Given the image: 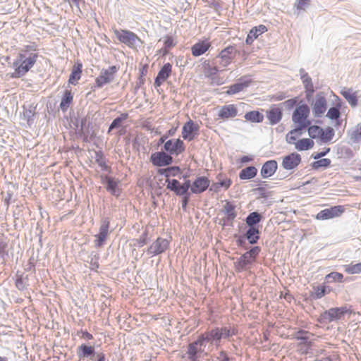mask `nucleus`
Returning <instances> with one entry per match:
<instances>
[{"label": "nucleus", "instance_id": "f257e3e1", "mask_svg": "<svg viewBox=\"0 0 361 361\" xmlns=\"http://www.w3.org/2000/svg\"><path fill=\"white\" fill-rule=\"evenodd\" d=\"M238 329L234 326H214L207 329L200 336L204 343L219 348L223 341H231L232 336L237 335Z\"/></svg>", "mask_w": 361, "mask_h": 361}, {"label": "nucleus", "instance_id": "f03ea898", "mask_svg": "<svg viewBox=\"0 0 361 361\" xmlns=\"http://www.w3.org/2000/svg\"><path fill=\"white\" fill-rule=\"evenodd\" d=\"M38 57V54H31L28 57H25L23 53L18 54L12 65L15 71L11 74V78H20L24 76L34 66Z\"/></svg>", "mask_w": 361, "mask_h": 361}, {"label": "nucleus", "instance_id": "7ed1b4c3", "mask_svg": "<svg viewBox=\"0 0 361 361\" xmlns=\"http://www.w3.org/2000/svg\"><path fill=\"white\" fill-rule=\"evenodd\" d=\"M261 252L259 246H253L249 250L243 253L234 262V267L237 272L247 270L256 261V259Z\"/></svg>", "mask_w": 361, "mask_h": 361}, {"label": "nucleus", "instance_id": "20e7f679", "mask_svg": "<svg viewBox=\"0 0 361 361\" xmlns=\"http://www.w3.org/2000/svg\"><path fill=\"white\" fill-rule=\"evenodd\" d=\"M114 33L118 40L126 45L130 49H136L137 47H140V44H143L144 42L133 32L120 29L114 30Z\"/></svg>", "mask_w": 361, "mask_h": 361}, {"label": "nucleus", "instance_id": "39448f33", "mask_svg": "<svg viewBox=\"0 0 361 361\" xmlns=\"http://www.w3.org/2000/svg\"><path fill=\"white\" fill-rule=\"evenodd\" d=\"M348 313H351V310L347 305L332 307L322 312L318 320L320 323H331L341 319Z\"/></svg>", "mask_w": 361, "mask_h": 361}, {"label": "nucleus", "instance_id": "423d86ee", "mask_svg": "<svg viewBox=\"0 0 361 361\" xmlns=\"http://www.w3.org/2000/svg\"><path fill=\"white\" fill-rule=\"evenodd\" d=\"M166 182L167 183L166 188L174 192L176 195L192 194L191 188L192 183L189 179H185L183 183L175 178L166 179Z\"/></svg>", "mask_w": 361, "mask_h": 361}, {"label": "nucleus", "instance_id": "0eeeda50", "mask_svg": "<svg viewBox=\"0 0 361 361\" xmlns=\"http://www.w3.org/2000/svg\"><path fill=\"white\" fill-rule=\"evenodd\" d=\"M311 105L314 117H322L328 107L326 93L323 91L318 92L315 95L314 100H312Z\"/></svg>", "mask_w": 361, "mask_h": 361}, {"label": "nucleus", "instance_id": "6e6552de", "mask_svg": "<svg viewBox=\"0 0 361 361\" xmlns=\"http://www.w3.org/2000/svg\"><path fill=\"white\" fill-rule=\"evenodd\" d=\"M119 68L116 66H109L107 69H102L100 75L95 79V85L92 87L93 91L95 88H102L104 85L110 83L114 78V75Z\"/></svg>", "mask_w": 361, "mask_h": 361}, {"label": "nucleus", "instance_id": "1a4fd4ad", "mask_svg": "<svg viewBox=\"0 0 361 361\" xmlns=\"http://www.w3.org/2000/svg\"><path fill=\"white\" fill-rule=\"evenodd\" d=\"M149 161L154 166L163 169L173 163V158L163 149L152 153Z\"/></svg>", "mask_w": 361, "mask_h": 361}, {"label": "nucleus", "instance_id": "9d476101", "mask_svg": "<svg viewBox=\"0 0 361 361\" xmlns=\"http://www.w3.org/2000/svg\"><path fill=\"white\" fill-rule=\"evenodd\" d=\"M162 149L171 157L178 156L185 150V145L180 138L170 139L164 143Z\"/></svg>", "mask_w": 361, "mask_h": 361}, {"label": "nucleus", "instance_id": "9b49d317", "mask_svg": "<svg viewBox=\"0 0 361 361\" xmlns=\"http://www.w3.org/2000/svg\"><path fill=\"white\" fill-rule=\"evenodd\" d=\"M109 218H103L102 219L99 233L94 235L95 240H94V243L96 247H102L104 245L109 234Z\"/></svg>", "mask_w": 361, "mask_h": 361}, {"label": "nucleus", "instance_id": "f8f14e48", "mask_svg": "<svg viewBox=\"0 0 361 361\" xmlns=\"http://www.w3.org/2000/svg\"><path fill=\"white\" fill-rule=\"evenodd\" d=\"M101 182L102 184L105 185L106 190L111 195L116 197H118L121 195V190L118 187L121 181L118 179H116L106 175H102Z\"/></svg>", "mask_w": 361, "mask_h": 361}, {"label": "nucleus", "instance_id": "ddd939ff", "mask_svg": "<svg viewBox=\"0 0 361 361\" xmlns=\"http://www.w3.org/2000/svg\"><path fill=\"white\" fill-rule=\"evenodd\" d=\"M169 244L167 239L159 237L147 248V252L152 256L161 255L169 247Z\"/></svg>", "mask_w": 361, "mask_h": 361}, {"label": "nucleus", "instance_id": "4468645a", "mask_svg": "<svg viewBox=\"0 0 361 361\" xmlns=\"http://www.w3.org/2000/svg\"><path fill=\"white\" fill-rule=\"evenodd\" d=\"M205 343L202 341L201 336L200 335L197 339L188 346V357L190 361H196L198 358V354L203 352L204 349L202 347H205Z\"/></svg>", "mask_w": 361, "mask_h": 361}, {"label": "nucleus", "instance_id": "2eb2a0df", "mask_svg": "<svg viewBox=\"0 0 361 361\" xmlns=\"http://www.w3.org/2000/svg\"><path fill=\"white\" fill-rule=\"evenodd\" d=\"M199 129V125L190 119L182 128V137L185 140L192 141L197 135Z\"/></svg>", "mask_w": 361, "mask_h": 361}, {"label": "nucleus", "instance_id": "dca6fc26", "mask_svg": "<svg viewBox=\"0 0 361 361\" xmlns=\"http://www.w3.org/2000/svg\"><path fill=\"white\" fill-rule=\"evenodd\" d=\"M344 212L342 205L332 206L320 211L316 216L318 220H327L341 216Z\"/></svg>", "mask_w": 361, "mask_h": 361}, {"label": "nucleus", "instance_id": "f3484780", "mask_svg": "<svg viewBox=\"0 0 361 361\" xmlns=\"http://www.w3.org/2000/svg\"><path fill=\"white\" fill-rule=\"evenodd\" d=\"M301 161L300 154L297 152H292L283 157L281 166L286 170H293L300 165Z\"/></svg>", "mask_w": 361, "mask_h": 361}, {"label": "nucleus", "instance_id": "a211bd4d", "mask_svg": "<svg viewBox=\"0 0 361 361\" xmlns=\"http://www.w3.org/2000/svg\"><path fill=\"white\" fill-rule=\"evenodd\" d=\"M210 185V180L204 176H197L192 182V194H201L206 191Z\"/></svg>", "mask_w": 361, "mask_h": 361}, {"label": "nucleus", "instance_id": "6ab92c4d", "mask_svg": "<svg viewBox=\"0 0 361 361\" xmlns=\"http://www.w3.org/2000/svg\"><path fill=\"white\" fill-rule=\"evenodd\" d=\"M252 82V79L250 76H243L238 80L236 82L232 84L228 87L226 93L228 95L234 94L243 91L245 88L247 87Z\"/></svg>", "mask_w": 361, "mask_h": 361}, {"label": "nucleus", "instance_id": "aec40b11", "mask_svg": "<svg viewBox=\"0 0 361 361\" xmlns=\"http://www.w3.org/2000/svg\"><path fill=\"white\" fill-rule=\"evenodd\" d=\"M172 71V65L170 63H166L159 71L157 75L154 78V85L155 87H160L171 75Z\"/></svg>", "mask_w": 361, "mask_h": 361}, {"label": "nucleus", "instance_id": "412c9836", "mask_svg": "<svg viewBox=\"0 0 361 361\" xmlns=\"http://www.w3.org/2000/svg\"><path fill=\"white\" fill-rule=\"evenodd\" d=\"M266 116L269 120V123L271 126H274L279 123L283 118L282 109L279 107L273 105L269 109L266 111Z\"/></svg>", "mask_w": 361, "mask_h": 361}, {"label": "nucleus", "instance_id": "4be33fe9", "mask_svg": "<svg viewBox=\"0 0 361 361\" xmlns=\"http://www.w3.org/2000/svg\"><path fill=\"white\" fill-rule=\"evenodd\" d=\"M278 169V163L274 159L265 161L260 170V175L263 178H268L272 176Z\"/></svg>", "mask_w": 361, "mask_h": 361}, {"label": "nucleus", "instance_id": "5701e85b", "mask_svg": "<svg viewBox=\"0 0 361 361\" xmlns=\"http://www.w3.org/2000/svg\"><path fill=\"white\" fill-rule=\"evenodd\" d=\"M238 115V109L234 104H226L221 106L218 117L222 120L233 118Z\"/></svg>", "mask_w": 361, "mask_h": 361}, {"label": "nucleus", "instance_id": "b1692460", "mask_svg": "<svg viewBox=\"0 0 361 361\" xmlns=\"http://www.w3.org/2000/svg\"><path fill=\"white\" fill-rule=\"evenodd\" d=\"M237 53L239 52L237 51L235 45H229L222 49L217 57L221 59L224 66H226L231 63V61L235 56Z\"/></svg>", "mask_w": 361, "mask_h": 361}, {"label": "nucleus", "instance_id": "393cba45", "mask_svg": "<svg viewBox=\"0 0 361 361\" xmlns=\"http://www.w3.org/2000/svg\"><path fill=\"white\" fill-rule=\"evenodd\" d=\"M15 286L20 291H24L27 289L29 286V278L28 275H25L24 273L17 271L15 276Z\"/></svg>", "mask_w": 361, "mask_h": 361}, {"label": "nucleus", "instance_id": "a878e982", "mask_svg": "<svg viewBox=\"0 0 361 361\" xmlns=\"http://www.w3.org/2000/svg\"><path fill=\"white\" fill-rule=\"evenodd\" d=\"M310 109L307 104H302L298 106L292 115L293 121H298L301 119H307L310 115Z\"/></svg>", "mask_w": 361, "mask_h": 361}, {"label": "nucleus", "instance_id": "bb28decb", "mask_svg": "<svg viewBox=\"0 0 361 361\" xmlns=\"http://www.w3.org/2000/svg\"><path fill=\"white\" fill-rule=\"evenodd\" d=\"M313 336L314 334L310 331L300 329L293 334V338L309 348L312 345L311 338Z\"/></svg>", "mask_w": 361, "mask_h": 361}, {"label": "nucleus", "instance_id": "cd10ccee", "mask_svg": "<svg viewBox=\"0 0 361 361\" xmlns=\"http://www.w3.org/2000/svg\"><path fill=\"white\" fill-rule=\"evenodd\" d=\"M222 212L225 214L226 220L230 221L231 226H233L234 219L237 216V212L235 211V205H234L230 201H226V204L224 206Z\"/></svg>", "mask_w": 361, "mask_h": 361}, {"label": "nucleus", "instance_id": "c85d7f7f", "mask_svg": "<svg viewBox=\"0 0 361 361\" xmlns=\"http://www.w3.org/2000/svg\"><path fill=\"white\" fill-rule=\"evenodd\" d=\"M211 47L207 40L199 41L191 47V52L194 56H200L204 54Z\"/></svg>", "mask_w": 361, "mask_h": 361}, {"label": "nucleus", "instance_id": "c756f323", "mask_svg": "<svg viewBox=\"0 0 361 361\" xmlns=\"http://www.w3.org/2000/svg\"><path fill=\"white\" fill-rule=\"evenodd\" d=\"M96 351L94 347L82 343L78 347L77 355L80 359H85L95 356Z\"/></svg>", "mask_w": 361, "mask_h": 361}, {"label": "nucleus", "instance_id": "7c9ffc66", "mask_svg": "<svg viewBox=\"0 0 361 361\" xmlns=\"http://www.w3.org/2000/svg\"><path fill=\"white\" fill-rule=\"evenodd\" d=\"M245 238L250 245H255L260 238V231L259 227H247L245 233Z\"/></svg>", "mask_w": 361, "mask_h": 361}, {"label": "nucleus", "instance_id": "2f4dec72", "mask_svg": "<svg viewBox=\"0 0 361 361\" xmlns=\"http://www.w3.org/2000/svg\"><path fill=\"white\" fill-rule=\"evenodd\" d=\"M166 168L158 169L157 173L160 176H164L166 179H170L171 176H176L181 173V169L178 166H168Z\"/></svg>", "mask_w": 361, "mask_h": 361}, {"label": "nucleus", "instance_id": "473e14b6", "mask_svg": "<svg viewBox=\"0 0 361 361\" xmlns=\"http://www.w3.org/2000/svg\"><path fill=\"white\" fill-rule=\"evenodd\" d=\"M264 219L263 215L258 212H250L245 218V224L247 227H259V224Z\"/></svg>", "mask_w": 361, "mask_h": 361}, {"label": "nucleus", "instance_id": "72a5a7b5", "mask_svg": "<svg viewBox=\"0 0 361 361\" xmlns=\"http://www.w3.org/2000/svg\"><path fill=\"white\" fill-rule=\"evenodd\" d=\"M336 101L335 106L329 108L326 114V117L331 120H335L341 117L342 101L338 97H336Z\"/></svg>", "mask_w": 361, "mask_h": 361}, {"label": "nucleus", "instance_id": "f704fd0d", "mask_svg": "<svg viewBox=\"0 0 361 361\" xmlns=\"http://www.w3.org/2000/svg\"><path fill=\"white\" fill-rule=\"evenodd\" d=\"M90 125L91 123L89 121L87 116L82 117L80 119V128L78 129V133L84 136L85 141H87V137L90 134Z\"/></svg>", "mask_w": 361, "mask_h": 361}, {"label": "nucleus", "instance_id": "c9c22d12", "mask_svg": "<svg viewBox=\"0 0 361 361\" xmlns=\"http://www.w3.org/2000/svg\"><path fill=\"white\" fill-rule=\"evenodd\" d=\"M257 174V168L254 166H249L240 171L239 178L240 180H250L255 178Z\"/></svg>", "mask_w": 361, "mask_h": 361}, {"label": "nucleus", "instance_id": "e433bc0d", "mask_svg": "<svg viewBox=\"0 0 361 361\" xmlns=\"http://www.w3.org/2000/svg\"><path fill=\"white\" fill-rule=\"evenodd\" d=\"M342 96L348 101L352 107L357 105V97L355 92H353L351 89H343L341 91Z\"/></svg>", "mask_w": 361, "mask_h": 361}, {"label": "nucleus", "instance_id": "4c0bfd02", "mask_svg": "<svg viewBox=\"0 0 361 361\" xmlns=\"http://www.w3.org/2000/svg\"><path fill=\"white\" fill-rule=\"evenodd\" d=\"M313 290L314 291L310 293V297L313 300L320 299L330 291V289H328L324 285L314 286L313 287Z\"/></svg>", "mask_w": 361, "mask_h": 361}, {"label": "nucleus", "instance_id": "58836bf2", "mask_svg": "<svg viewBox=\"0 0 361 361\" xmlns=\"http://www.w3.org/2000/svg\"><path fill=\"white\" fill-rule=\"evenodd\" d=\"M244 118L246 121L252 123H262L264 120V115L259 111H250L245 113Z\"/></svg>", "mask_w": 361, "mask_h": 361}, {"label": "nucleus", "instance_id": "ea45409f", "mask_svg": "<svg viewBox=\"0 0 361 361\" xmlns=\"http://www.w3.org/2000/svg\"><path fill=\"white\" fill-rule=\"evenodd\" d=\"M73 99V97L71 92L70 90H65L60 103V109L63 112H66L67 111L70 104L72 103Z\"/></svg>", "mask_w": 361, "mask_h": 361}, {"label": "nucleus", "instance_id": "a19ab883", "mask_svg": "<svg viewBox=\"0 0 361 361\" xmlns=\"http://www.w3.org/2000/svg\"><path fill=\"white\" fill-rule=\"evenodd\" d=\"M82 73V64H75L69 75L68 82L72 85H75V82L80 80Z\"/></svg>", "mask_w": 361, "mask_h": 361}, {"label": "nucleus", "instance_id": "79ce46f5", "mask_svg": "<svg viewBox=\"0 0 361 361\" xmlns=\"http://www.w3.org/2000/svg\"><path fill=\"white\" fill-rule=\"evenodd\" d=\"M314 144L312 139L302 138L295 143V147L298 151H305L312 148Z\"/></svg>", "mask_w": 361, "mask_h": 361}, {"label": "nucleus", "instance_id": "37998d69", "mask_svg": "<svg viewBox=\"0 0 361 361\" xmlns=\"http://www.w3.org/2000/svg\"><path fill=\"white\" fill-rule=\"evenodd\" d=\"M348 135L353 143L361 142V123L348 131Z\"/></svg>", "mask_w": 361, "mask_h": 361}, {"label": "nucleus", "instance_id": "c03bdc74", "mask_svg": "<svg viewBox=\"0 0 361 361\" xmlns=\"http://www.w3.org/2000/svg\"><path fill=\"white\" fill-rule=\"evenodd\" d=\"M128 118V113H123V114H120L118 116H117L116 118H115L112 121L111 123L110 124V126L109 127L108 133H109L112 130L119 128L121 126L123 122L125 121Z\"/></svg>", "mask_w": 361, "mask_h": 361}, {"label": "nucleus", "instance_id": "a18cd8bd", "mask_svg": "<svg viewBox=\"0 0 361 361\" xmlns=\"http://www.w3.org/2000/svg\"><path fill=\"white\" fill-rule=\"evenodd\" d=\"M331 161L328 158L319 159L311 163V167L314 170L319 169H326L331 166Z\"/></svg>", "mask_w": 361, "mask_h": 361}, {"label": "nucleus", "instance_id": "49530a36", "mask_svg": "<svg viewBox=\"0 0 361 361\" xmlns=\"http://www.w3.org/2000/svg\"><path fill=\"white\" fill-rule=\"evenodd\" d=\"M95 162L101 167L102 171H110V167L106 164L104 153L102 151L95 152Z\"/></svg>", "mask_w": 361, "mask_h": 361}, {"label": "nucleus", "instance_id": "de8ad7c7", "mask_svg": "<svg viewBox=\"0 0 361 361\" xmlns=\"http://www.w3.org/2000/svg\"><path fill=\"white\" fill-rule=\"evenodd\" d=\"M335 131L333 128L327 127L321 134L320 140L324 143L329 142L334 137Z\"/></svg>", "mask_w": 361, "mask_h": 361}, {"label": "nucleus", "instance_id": "09e8293b", "mask_svg": "<svg viewBox=\"0 0 361 361\" xmlns=\"http://www.w3.org/2000/svg\"><path fill=\"white\" fill-rule=\"evenodd\" d=\"M308 134L312 139L319 138L323 132V128L319 126H311L308 128Z\"/></svg>", "mask_w": 361, "mask_h": 361}, {"label": "nucleus", "instance_id": "8fccbe9b", "mask_svg": "<svg viewBox=\"0 0 361 361\" xmlns=\"http://www.w3.org/2000/svg\"><path fill=\"white\" fill-rule=\"evenodd\" d=\"M252 192L259 195L258 198L267 199L269 197L272 195V192L267 190V188L265 186H259L254 188Z\"/></svg>", "mask_w": 361, "mask_h": 361}, {"label": "nucleus", "instance_id": "3c124183", "mask_svg": "<svg viewBox=\"0 0 361 361\" xmlns=\"http://www.w3.org/2000/svg\"><path fill=\"white\" fill-rule=\"evenodd\" d=\"M345 271L349 274L361 273V262L345 265Z\"/></svg>", "mask_w": 361, "mask_h": 361}, {"label": "nucleus", "instance_id": "603ef678", "mask_svg": "<svg viewBox=\"0 0 361 361\" xmlns=\"http://www.w3.org/2000/svg\"><path fill=\"white\" fill-rule=\"evenodd\" d=\"M343 279V275L341 273L332 271L327 274L325 277V279L327 283L332 282H341Z\"/></svg>", "mask_w": 361, "mask_h": 361}, {"label": "nucleus", "instance_id": "864d4df0", "mask_svg": "<svg viewBox=\"0 0 361 361\" xmlns=\"http://www.w3.org/2000/svg\"><path fill=\"white\" fill-rule=\"evenodd\" d=\"M267 31V27L265 25H259L258 26L253 27L250 30L249 32L254 38L257 39L259 35H261L262 34L264 33Z\"/></svg>", "mask_w": 361, "mask_h": 361}, {"label": "nucleus", "instance_id": "5fc2aeb1", "mask_svg": "<svg viewBox=\"0 0 361 361\" xmlns=\"http://www.w3.org/2000/svg\"><path fill=\"white\" fill-rule=\"evenodd\" d=\"M135 243H134L135 246H137L139 247H141L146 245L149 241L148 238V231H145L139 238L135 240Z\"/></svg>", "mask_w": 361, "mask_h": 361}, {"label": "nucleus", "instance_id": "6e6d98bb", "mask_svg": "<svg viewBox=\"0 0 361 361\" xmlns=\"http://www.w3.org/2000/svg\"><path fill=\"white\" fill-rule=\"evenodd\" d=\"M301 80H302L305 90H309V89L314 88L312 78L309 76L308 73L302 75Z\"/></svg>", "mask_w": 361, "mask_h": 361}, {"label": "nucleus", "instance_id": "4d7b16f0", "mask_svg": "<svg viewBox=\"0 0 361 361\" xmlns=\"http://www.w3.org/2000/svg\"><path fill=\"white\" fill-rule=\"evenodd\" d=\"M294 123H296L298 124V126L295 129H297V132L298 131H301L305 128H309V126H310L311 125V121L310 120H308L307 118V119H301V120H298V121H293Z\"/></svg>", "mask_w": 361, "mask_h": 361}, {"label": "nucleus", "instance_id": "13d9d810", "mask_svg": "<svg viewBox=\"0 0 361 361\" xmlns=\"http://www.w3.org/2000/svg\"><path fill=\"white\" fill-rule=\"evenodd\" d=\"M35 114V110L31 108L24 110L23 116L27 120L28 124L33 123Z\"/></svg>", "mask_w": 361, "mask_h": 361}, {"label": "nucleus", "instance_id": "bf43d9fd", "mask_svg": "<svg viewBox=\"0 0 361 361\" xmlns=\"http://www.w3.org/2000/svg\"><path fill=\"white\" fill-rule=\"evenodd\" d=\"M236 238V243L238 246L243 247L245 250H247L248 247L247 245L246 241H247V238H245V235H235Z\"/></svg>", "mask_w": 361, "mask_h": 361}, {"label": "nucleus", "instance_id": "052dcab7", "mask_svg": "<svg viewBox=\"0 0 361 361\" xmlns=\"http://www.w3.org/2000/svg\"><path fill=\"white\" fill-rule=\"evenodd\" d=\"M297 103L298 97H294L285 101L284 102L282 103V104L285 106L286 109L291 110L297 105Z\"/></svg>", "mask_w": 361, "mask_h": 361}, {"label": "nucleus", "instance_id": "680f3d73", "mask_svg": "<svg viewBox=\"0 0 361 361\" xmlns=\"http://www.w3.org/2000/svg\"><path fill=\"white\" fill-rule=\"evenodd\" d=\"M297 133V129L291 130L286 136V142L288 144H294L296 142L297 137L295 134Z\"/></svg>", "mask_w": 361, "mask_h": 361}, {"label": "nucleus", "instance_id": "e2e57ef3", "mask_svg": "<svg viewBox=\"0 0 361 361\" xmlns=\"http://www.w3.org/2000/svg\"><path fill=\"white\" fill-rule=\"evenodd\" d=\"M176 46V42H174V39L172 36L166 35L164 40V47L166 49H171L172 47Z\"/></svg>", "mask_w": 361, "mask_h": 361}, {"label": "nucleus", "instance_id": "0e129e2a", "mask_svg": "<svg viewBox=\"0 0 361 361\" xmlns=\"http://www.w3.org/2000/svg\"><path fill=\"white\" fill-rule=\"evenodd\" d=\"M330 150H331V149L329 147H325L322 151L319 152L315 154H312V157L315 160L322 159V158L324 157L326 155H327L328 153L330 152Z\"/></svg>", "mask_w": 361, "mask_h": 361}, {"label": "nucleus", "instance_id": "69168bd1", "mask_svg": "<svg viewBox=\"0 0 361 361\" xmlns=\"http://www.w3.org/2000/svg\"><path fill=\"white\" fill-rule=\"evenodd\" d=\"M190 195L191 194L183 195H178V197H182L181 204H182V209L183 210H186V209H187V207H188V205L189 204V202H190Z\"/></svg>", "mask_w": 361, "mask_h": 361}, {"label": "nucleus", "instance_id": "338daca9", "mask_svg": "<svg viewBox=\"0 0 361 361\" xmlns=\"http://www.w3.org/2000/svg\"><path fill=\"white\" fill-rule=\"evenodd\" d=\"M310 0H297L295 3V6L298 10H304L305 7L307 6Z\"/></svg>", "mask_w": 361, "mask_h": 361}, {"label": "nucleus", "instance_id": "774afa93", "mask_svg": "<svg viewBox=\"0 0 361 361\" xmlns=\"http://www.w3.org/2000/svg\"><path fill=\"white\" fill-rule=\"evenodd\" d=\"M231 184L232 180H231V178H226L223 180H219V185H220V187L224 188L225 190H227L231 186Z\"/></svg>", "mask_w": 361, "mask_h": 361}]
</instances>
